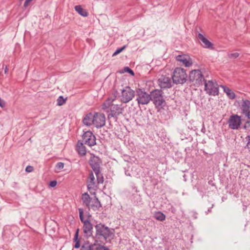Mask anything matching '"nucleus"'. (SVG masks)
I'll return each instance as SVG.
<instances>
[{
	"label": "nucleus",
	"instance_id": "f257e3e1",
	"mask_svg": "<svg viewBox=\"0 0 250 250\" xmlns=\"http://www.w3.org/2000/svg\"><path fill=\"white\" fill-rule=\"evenodd\" d=\"M96 238L100 241L108 242L113 239L114 236V230L110 229L101 223L95 226Z\"/></svg>",
	"mask_w": 250,
	"mask_h": 250
},
{
	"label": "nucleus",
	"instance_id": "f704fd0d",
	"mask_svg": "<svg viewBox=\"0 0 250 250\" xmlns=\"http://www.w3.org/2000/svg\"><path fill=\"white\" fill-rule=\"evenodd\" d=\"M64 167V163L62 162H59L56 164V167L57 170H60L63 168Z\"/></svg>",
	"mask_w": 250,
	"mask_h": 250
},
{
	"label": "nucleus",
	"instance_id": "4468645a",
	"mask_svg": "<svg viewBox=\"0 0 250 250\" xmlns=\"http://www.w3.org/2000/svg\"><path fill=\"white\" fill-rule=\"evenodd\" d=\"M158 84L161 88H167L172 87L170 78L166 75H162L158 79Z\"/></svg>",
	"mask_w": 250,
	"mask_h": 250
},
{
	"label": "nucleus",
	"instance_id": "58836bf2",
	"mask_svg": "<svg viewBox=\"0 0 250 250\" xmlns=\"http://www.w3.org/2000/svg\"><path fill=\"white\" fill-rule=\"evenodd\" d=\"M125 174L127 176H130V174L128 171H125Z\"/></svg>",
	"mask_w": 250,
	"mask_h": 250
},
{
	"label": "nucleus",
	"instance_id": "a211bd4d",
	"mask_svg": "<svg viewBox=\"0 0 250 250\" xmlns=\"http://www.w3.org/2000/svg\"><path fill=\"white\" fill-rule=\"evenodd\" d=\"M96 187V186L95 182V177L93 173L91 172L89 173L88 179L87 181V188L88 190L90 191L91 189L95 190Z\"/></svg>",
	"mask_w": 250,
	"mask_h": 250
},
{
	"label": "nucleus",
	"instance_id": "6e6552de",
	"mask_svg": "<svg viewBox=\"0 0 250 250\" xmlns=\"http://www.w3.org/2000/svg\"><path fill=\"white\" fill-rule=\"evenodd\" d=\"M83 142L85 145L92 146L96 144V137L90 131L84 132L82 136Z\"/></svg>",
	"mask_w": 250,
	"mask_h": 250
},
{
	"label": "nucleus",
	"instance_id": "c85d7f7f",
	"mask_svg": "<svg viewBox=\"0 0 250 250\" xmlns=\"http://www.w3.org/2000/svg\"><path fill=\"white\" fill-rule=\"evenodd\" d=\"M78 231H79V229H78L77 230V231L75 233V236H74V240L76 242L74 247L76 249H78V248H80V241L78 239V233H79Z\"/></svg>",
	"mask_w": 250,
	"mask_h": 250
},
{
	"label": "nucleus",
	"instance_id": "412c9836",
	"mask_svg": "<svg viewBox=\"0 0 250 250\" xmlns=\"http://www.w3.org/2000/svg\"><path fill=\"white\" fill-rule=\"evenodd\" d=\"M93 120L94 115L91 113H89L87 114L83 118V123L85 125L89 126L93 124Z\"/></svg>",
	"mask_w": 250,
	"mask_h": 250
},
{
	"label": "nucleus",
	"instance_id": "473e14b6",
	"mask_svg": "<svg viewBox=\"0 0 250 250\" xmlns=\"http://www.w3.org/2000/svg\"><path fill=\"white\" fill-rule=\"evenodd\" d=\"M126 47V46L125 45H124L121 48H118L115 52L113 54L112 56H115L117 55H118V54L120 53L122 51H123Z\"/></svg>",
	"mask_w": 250,
	"mask_h": 250
},
{
	"label": "nucleus",
	"instance_id": "6ab92c4d",
	"mask_svg": "<svg viewBox=\"0 0 250 250\" xmlns=\"http://www.w3.org/2000/svg\"><path fill=\"white\" fill-rule=\"evenodd\" d=\"M92 199L87 192L83 193L82 195V200L83 204L87 207L88 209H90V203Z\"/></svg>",
	"mask_w": 250,
	"mask_h": 250
},
{
	"label": "nucleus",
	"instance_id": "a878e982",
	"mask_svg": "<svg viewBox=\"0 0 250 250\" xmlns=\"http://www.w3.org/2000/svg\"><path fill=\"white\" fill-rule=\"evenodd\" d=\"M155 218L159 221H163L165 220V215L161 212H158L154 215Z\"/></svg>",
	"mask_w": 250,
	"mask_h": 250
},
{
	"label": "nucleus",
	"instance_id": "423d86ee",
	"mask_svg": "<svg viewBox=\"0 0 250 250\" xmlns=\"http://www.w3.org/2000/svg\"><path fill=\"white\" fill-rule=\"evenodd\" d=\"M189 80L194 85H200L205 81L204 77L200 70H193L189 74Z\"/></svg>",
	"mask_w": 250,
	"mask_h": 250
},
{
	"label": "nucleus",
	"instance_id": "9d476101",
	"mask_svg": "<svg viewBox=\"0 0 250 250\" xmlns=\"http://www.w3.org/2000/svg\"><path fill=\"white\" fill-rule=\"evenodd\" d=\"M241 124V117L236 114L231 115L228 120L229 126L232 129H238Z\"/></svg>",
	"mask_w": 250,
	"mask_h": 250
},
{
	"label": "nucleus",
	"instance_id": "bb28decb",
	"mask_svg": "<svg viewBox=\"0 0 250 250\" xmlns=\"http://www.w3.org/2000/svg\"><path fill=\"white\" fill-rule=\"evenodd\" d=\"M93 247V250H109V249L107 247L103 246L100 244L94 243Z\"/></svg>",
	"mask_w": 250,
	"mask_h": 250
},
{
	"label": "nucleus",
	"instance_id": "20e7f679",
	"mask_svg": "<svg viewBox=\"0 0 250 250\" xmlns=\"http://www.w3.org/2000/svg\"><path fill=\"white\" fill-rule=\"evenodd\" d=\"M172 79L174 83L183 84L185 83L187 80V74L185 70L180 67L176 68L173 72Z\"/></svg>",
	"mask_w": 250,
	"mask_h": 250
},
{
	"label": "nucleus",
	"instance_id": "c756f323",
	"mask_svg": "<svg viewBox=\"0 0 250 250\" xmlns=\"http://www.w3.org/2000/svg\"><path fill=\"white\" fill-rule=\"evenodd\" d=\"M66 99H64L62 96H60L58 98L57 101V105L59 106H61L64 104L66 102Z\"/></svg>",
	"mask_w": 250,
	"mask_h": 250
},
{
	"label": "nucleus",
	"instance_id": "f8f14e48",
	"mask_svg": "<svg viewBox=\"0 0 250 250\" xmlns=\"http://www.w3.org/2000/svg\"><path fill=\"white\" fill-rule=\"evenodd\" d=\"M102 164V161L99 157L93 155L91 156L89 160V164L95 173H97L100 170V166Z\"/></svg>",
	"mask_w": 250,
	"mask_h": 250
},
{
	"label": "nucleus",
	"instance_id": "c9c22d12",
	"mask_svg": "<svg viewBox=\"0 0 250 250\" xmlns=\"http://www.w3.org/2000/svg\"><path fill=\"white\" fill-rule=\"evenodd\" d=\"M246 139L248 141V143L246 147H247L250 151V135L248 136L246 138Z\"/></svg>",
	"mask_w": 250,
	"mask_h": 250
},
{
	"label": "nucleus",
	"instance_id": "4c0bfd02",
	"mask_svg": "<svg viewBox=\"0 0 250 250\" xmlns=\"http://www.w3.org/2000/svg\"><path fill=\"white\" fill-rule=\"evenodd\" d=\"M57 181H52L50 182L49 183V186L51 187H55L57 185Z\"/></svg>",
	"mask_w": 250,
	"mask_h": 250
},
{
	"label": "nucleus",
	"instance_id": "72a5a7b5",
	"mask_svg": "<svg viewBox=\"0 0 250 250\" xmlns=\"http://www.w3.org/2000/svg\"><path fill=\"white\" fill-rule=\"evenodd\" d=\"M124 70L125 72H128V73H129L132 76H134V73L133 71L132 70H131L128 67H124Z\"/></svg>",
	"mask_w": 250,
	"mask_h": 250
},
{
	"label": "nucleus",
	"instance_id": "ea45409f",
	"mask_svg": "<svg viewBox=\"0 0 250 250\" xmlns=\"http://www.w3.org/2000/svg\"><path fill=\"white\" fill-rule=\"evenodd\" d=\"M4 71H5V73H7V66H6Z\"/></svg>",
	"mask_w": 250,
	"mask_h": 250
},
{
	"label": "nucleus",
	"instance_id": "2eb2a0df",
	"mask_svg": "<svg viewBox=\"0 0 250 250\" xmlns=\"http://www.w3.org/2000/svg\"><path fill=\"white\" fill-rule=\"evenodd\" d=\"M198 39L202 42V45L204 48L213 49V44L208 41L203 35L199 33L198 35Z\"/></svg>",
	"mask_w": 250,
	"mask_h": 250
},
{
	"label": "nucleus",
	"instance_id": "7ed1b4c3",
	"mask_svg": "<svg viewBox=\"0 0 250 250\" xmlns=\"http://www.w3.org/2000/svg\"><path fill=\"white\" fill-rule=\"evenodd\" d=\"M80 219L82 223L83 224V231L84 236L89 237L92 235L93 233V225L91 223L89 217L90 215L88 216L86 219H84L83 214V208H79Z\"/></svg>",
	"mask_w": 250,
	"mask_h": 250
},
{
	"label": "nucleus",
	"instance_id": "7c9ffc66",
	"mask_svg": "<svg viewBox=\"0 0 250 250\" xmlns=\"http://www.w3.org/2000/svg\"><path fill=\"white\" fill-rule=\"evenodd\" d=\"M94 244L90 245H83L81 248L80 250H93Z\"/></svg>",
	"mask_w": 250,
	"mask_h": 250
},
{
	"label": "nucleus",
	"instance_id": "cd10ccee",
	"mask_svg": "<svg viewBox=\"0 0 250 250\" xmlns=\"http://www.w3.org/2000/svg\"><path fill=\"white\" fill-rule=\"evenodd\" d=\"M96 176L97 177V181L98 184H102L104 182V177L102 174L101 172V171L99 170V172L97 173H95Z\"/></svg>",
	"mask_w": 250,
	"mask_h": 250
},
{
	"label": "nucleus",
	"instance_id": "39448f33",
	"mask_svg": "<svg viewBox=\"0 0 250 250\" xmlns=\"http://www.w3.org/2000/svg\"><path fill=\"white\" fill-rule=\"evenodd\" d=\"M136 101L138 104H147L151 100L150 93L148 94L143 88L136 89Z\"/></svg>",
	"mask_w": 250,
	"mask_h": 250
},
{
	"label": "nucleus",
	"instance_id": "e433bc0d",
	"mask_svg": "<svg viewBox=\"0 0 250 250\" xmlns=\"http://www.w3.org/2000/svg\"><path fill=\"white\" fill-rule=\"evenodd\" d=\"M34 170V168L33 167L31 166H28L26 167L25 168V171L27 172H32Z\"/></svg>",
	"mask_w": 250,
	"mask_h": 250
},
{
	"label": "nucleus",
	"instance_id": "2f4dec72",
	"mask_svg": "<svg viewBox=\"0 0 250 250\" xmlns=\"http://www.w3.org/2000/svg\"><path fill=\"white\" fill-rule=\"evenodd\" d=\"M239 53L237 52L230 53L228 54V57L229 59H235L239 56Z\"/></svg>",
	"mask_w": 250,
	"mask_h": 250
},
{
	"label": "nucleus",
	"instance_id": "5701e85b",
	"mask_svg": "<svg viewBox=\"0 0 250 250\" xmlns=\"http://www.w3.org/2000/svg\"><path fill=\"white\" fill-rule=\"evenodd\" d=\"M75 10L81 16L86 17L88 16L87 12L83 9L81 5H76L74 7Z\"/></svg>",
	"mask_w": 250,
	"mask_h": 250
},
{
	"label": "nucleus",
	"instance_id": "dca6fc26",
	"mask_svg": "<svg viewBox=\"0 0 250 250\" xmlns=\"http://www.w3.org/2000/svg\"><path fill=\"white\" fill-rule=\"evenodd\" d=\"M176 60L186 67H188L192 64V61L190 58L187 55H178L176 57Z\"/></svg>",
	"mask_w": 250,
	"mask_h": 250
},
{
	"label": "nucleus",
	"instance_id": "9b49d317",
	"mask_svg": "<svg viewBox=\"0 0 250 250\" xmlns=\"http://www.w3.org/2000/svg\"><path fill=\"white\" fill-rule=\"evenodd\" d=\"M105 124V117L103 113H95L94 114L93 124L97 128H101L104 126Z\"/></svg>",
	"mask_w": 250,
	"mask_h": 250
},
{
	"label": "nucleus",
	"instance_id": "b1692460",
	"mask_svg": "<svg viewBox=\"0 0 250 250\" xmlns=\"http://www.w3.org/2000/svg\"><path fill=\"white\" fill-rule=\"evenodd\" d=\"M221 87L224 88V92L227 94L229 99H234L235 98V94L230 89L223 85H221Z\"/></svg>",
	"mask_w": 250,
	"mask_h": 250
},
{
	"label": "nucleus",
	"instance_id": "aec40b11",
	"mask_svg": "<svg viewBox=\"0 0 250 250\" xmlns=\"http://www.w3.org/2000/svg\"><path fill=\"white\" fill-rule=\"evenodd\" d=\"M101 207L102 205L98 198L95 197L94 198L92 199L90 203V208L94 210H99Z\"/></svg>",
	"mask_w": 250,
	"mask_h": 250
},
{
	"label": "nucleus",
	"instance_id": "f3484780",
	"mask_svg": "<svg viewBox=\"0 0 250 250\" xmlns=\"http://www.w3.org/2000/svg\"><path fill=\"white\" fill-rule=\"evenodd\" d=\"M240 109L242 112L246 116L250 112V101L248 100H242Z\"/></svg>",
	"mask_w": 250,
	"mask_h": 250
},
{
	"label": "nucleus",
	"instance_id": "393cba45",
	"mask_svg": "<svg viewBox=\"0 0 250 250\" xmlns=\"http://www.w3.org/2000/svg\"><path fill=\"white\" fill-rule=\"evenodd\" d=\"M115 97L114 98H108L105 102L102 104V108L104 110L108 109L109 107H111L112 103L114 101Z\"/></svg>",
	"mask_w": 250,
	"mask_h": 250
},
{
	"label": "nucleus",
	"instance_id": "f03ea898",
	"mask_svg": "<svg viewBox=\"0 0 250 250\" xmlns=\"http://www.w3.org/2000/svg\"><path fill=\"white\" fill-rule=\"evenodd\" d=\"M151 101L157 109L163 108L166 105L164 92L159 89H154L150 92Z\"/></svg>",
	"mask_w": 250,
	"mask_h": 250
},
{
	"label": "nucleus",
	"instance_id": "4be33fe9",
	"mask_svg": "<svg viewBox=\"0 0 250 250\" xmlns=\"http://www.w3.org/2000/svg\"><path fill=\"white\" fill-rule=\"evenodd\" d=\"M77 151L78 153L82 155H85L86 154V148L85 146H84L83 144L81 142H78L77 144Z\"/></svg>",
	"mask_w": 250,
	"mask_h": 250
},
{
	"label": "nucleus",
	"instance_id": "1a4fd4ad",
	"mask_svg": "<svg viewBox=\"0 0 250 250\" xmlns=\"http://www.w3.org/2000/svg\"><path fill=\"white\" fill-rule=\"evenodd\" d=\"M134 96V91L129 87L126 86L122 90L121 101L124 103H127L130 101Z\"/></svg>",
	"mask_w": 250,
	"mask_h": 250
},
{
	"label": "nucleus",
	"instance_id": "ddd939ff",
	"mask_svg": "<svg viewBox=\"0 0 250 250\" xmlns=\"http://www.w3.org/2000/svg\"><path fill=\"white\" fill-rule=\"evenodd\" d=\"M122 104H112L110 107V113L108 115V118H117L122 113L124 108L121 107Z\"/></svg>",
	"mask_w": 250,
	"mask_h": 250
},
{
	"label": "nucleus",
	"instance_id": "0eeeda50",
	"mask_svg": "<svg viewBox=\"0 0 250 250\" xmlns=\"http://www.w3.org/2000/svg\"><path fill=\"white\" fill-rule=\"evenodd\" d=\"M205 90L209 95L216 96L219 93V86L215 81H205Z\"/></svg>",
	"mask_w": 250,
	"mask_h": 250
}]
</instances>
